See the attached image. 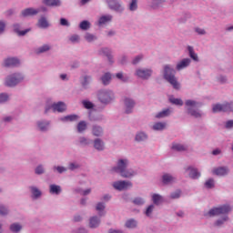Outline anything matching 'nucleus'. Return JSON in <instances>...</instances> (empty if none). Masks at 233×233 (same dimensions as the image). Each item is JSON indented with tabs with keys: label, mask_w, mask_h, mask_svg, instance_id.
Masks as SVG:
<instances>
[{
	"label": "nucleus",
	"mask_w": 233,
	"mask_h": 233,
	"mask_svg": "<svg viewBox=\"0 0 233 233\" xmlns=\"http://www.w3.org/2000/svg\"><path fill=\"white\" fill-rule=\"evenodd\" d=\"M48 50H50V46L48 45H44L41 47L37 48L35 50L36 54H45V52H48Z\"/></svg>",
	"instance_id": "nucleus-29"
},
{
	"label": "nucleus",
	"mask_w": 233,
	"mask_h": 233,
	"mask_svg": "<svg viewBox=\"0 0 233 233\" xmlns=\"http://www.w3.org/2000/svg\"><path fill=\"white\" fill-rule=\"evenodd\" d=\"M147 138V134H145V133H138L136 136L137 141H146Z\"/></svg>",
	"instance_id": "nucleus-39"
},
{
	"label": "nucleus",
	"mask_w": 233,
	"mask_h": 233,
	"mask_svg": "<svg viewBox=\"0 0 233 233\" xmlns=\"http://www.w3.org/2000/svg\"><path fill=\"white\" fill-rule=\"evenodd\" d=\"M86 130V121H80L77 125V131L78 132H85Z\"/></svg>",
	"instance_id": "nucleus-34"
},
{
	"label": "nucleus",
	"mask_w": 233,
	"mask_h": 233,
	"mask_svg": "<svg viewBox=\"0 0 233 233\" xmlns=\"http://www.w3.org/2000/svg\"><path fill=\"white\" fill-rule=\"evenodd\" d=\"M187 50L189 53V57H191V59H193V61H199V59L198 58V54H196V52H194V47L188 46Z\"/></svg>",
	"instance_id": "nucleus-22"
},
{
	"label": "nucleus",
	"mask_w": 233,
	"mask_h": 233,
	"mask_svg": "<svg viewBox=\"0 0 233 233\" xmlns=\"http://www.w3.org/2000/svg\"><path fill=\"white\" fill-rule=\"evenodd\" d=\"M104 56H106L107 59L110 61V50L108 48L102 49Z\"/></svg>",
	"instance_id": "nucleus-57"
},
{
	"label": "nucleus",
	"mask_w": 233,
	"mask_h": 233,
	"mask_svg": "<svg viewBox=\"0 0 233 233\" xmlns=\"http://www.w3.org/2000/svg\"><path fill=\"white\" fill-rule=\"evenodd\" d=\"M195 32H197V34H198V35H205V34H207V32L205 31V29L197 27L195 29Z\"/></svg>",
	"instance_id": "nucleus-52"
},
{
	"label": "nucleus",
	"mask_w": 233,
	"mask_h": 233,
	"mask_svg": "<svg viewBox=\"0 0 233 233\" xmlns=\"http://www.w3.org/2000/svg\"><path fill=\"white\" fill-rule=\"evenodd\" d=\"M77 41H79V35H72V36L70 37V42H71V43H77Z\"/></svg>",
	"instance_id": "nucleus-59"
},
{
	"label": "nucleus",
	"mask_w": 233,
	"mask_h": 233,
	"mask_svg": "<svg viewBox=\"0 0 233 233\" xmlns=\"http://www.w3.org/2000/svg\"><path fill=\"white\" fill-rule=\"evenodd\" d=\"M109 21H112V15H104L99 18L98 24L106 25V23H108Z\"/></svg>",
	"instance_id": "nucleus-28"
},
{
	"label": "nucleus",
	"mask_w": 233,
	"mask_h": 233,
	"mask_svg": "<svg viewBox=\"0 0 233 233\" xmlns=\"http://www.w3.org/2000/svg\"><path fill=\"white\" fill-rule=\"evenodd\" d=\"M96 210H97L98 212H101V210H105V204H103V203H98V204L96 205Z\"/></svg>",
	"instance_id": "nucleus-60"
},
{
	"label": "nucleus",
	"mask_w": 233,
	"mask_h": 233,
	"mask_svg": "<svg viewBox=\"0 0 233 233\" xmlns=\"http://www.w3.org/2000/svg\"><path fill=\"white\" fill-rule=\"evenodd\" d=\"M66 110V104L59 102V112H65Z\"/></svg>",
	"instance_id": "nucleus-53"
},
{
	"label": "nucleus",
	"mask_w": 233,
	"mask_h": 233,
	"mask_svg": "<svg viewBox=\"0 0 233 233\" xmlns=\"http://www.w3.org/2000/svg\"><path fill=\"white\" fill-rule=\"evenodd\" d=\"M232 127H233V120H228L226 123V128H232Z\"/></svg>",
	"instance_id": "nucleus-62"
},
{
	"label": "nucleus",
	"mask_w": 233,
	"mask_h": 233,
	"mask_svg": "<svg viewBox=\"0 0 233 233\" xmlns=\"http://www.w3.org/2000/svg\"><path fill=\"white\" fill-rule=\"evenodd\" d=\"M141 59H143V56L141 55L137 56V57H135V59H133V65H137V63H139Z\"/></svg>",
	"instance_id": "nucleus-58"
},
{
	"label": "nucleus",
	"mask_w": 233,
	"mask_h": 233,
	"mask_svg": "<svg viewBox=\"0 0 233 233\" xmlns=\"http://www.w3.org/2000/svg\"><path fill=\"white\" fill-rule=\"evenodd\" d=\"M21 81H23V76L21 74H15L6 78L5 85L6 86H15Z\"/></svg>",
	"instance_id": "nucleus-7"
},
{
	"label": "nucleus",
	"mask_w": 233,
	"mask_h": 233,
	"mask_svg": "<svg viewBox=\"0 0 233 233\" xmlns=\"http://www.w3.org/2000/svg\"><path fill=\"white\" fill-rule=\"evenodd\" d=\"M39 12H41L40 9L26 8L22 11V15L24 17H28V15H36V14H39Z\"/></svg>",
	"instance_id": "nucleus-14"
},
{
	"label": "nucleus",
	"mask_w": 233,
	"mask_h": 233,
	"mask_svg": "<svg viewBox=\"0 0 233 233\" xmlns=\"http://www.w3.org/2000/svg\"><path fill=\"white\" fill-rule=\"evenodd\" d=\"M85 39L88 41V43H92V41H95L96 36L90 33H86L85 35Z\"/></svg>",
	"instance_id": "nucleus-45"
},
{
	"label": "nucleus",
	"mask_w": 233,
	"mask_h": 233,
	"mask_svg": "<svg viewBox=\"0 0 233 233\" xmlns=\"http://www.w3.org/2000/svg\"><path fill=\"white\" fill-rule=\"evenodd\" d=\"M38 26L39 28H48L50 26V24H48V20H46L45 17H41L38 20Z\"/></svg>",
	"instance_id": "nucleus-20"
},
{
	"label": "nucleus",
	"mask_w": 233,
	"mask_h": 233,
	"mask_svg": "<svg viewBox=\"0 0 233 233\" xmlns=\"http://www.w3.org/2000/svg\"><path fill=\"white\" fill-rule=\"evenodd\" d=\"M98 99L101 103H110L114 99V94L111 91L102 90L98 93Z\"/></svg>",
	"instance_id": "nucleus-6"
},
{
	"label": "nucleus",
	"mask_w": 233,
	"mask_h": 233,
	"mask_svg": "<svg viewBox=\"0 0 233 233\" xmlns=\"http://www.w3.org/2000/svg\"><path fill=\"white\" fill-rule=\"evenodd\" d=\"M110 79H112V76L109 73L105 74L102 76L103 85H108V83H110Z\"/></svg>",
	"instance_id": "nucleus-32"
},
{
	"label": "nucleus",
	"mask_w": 233,
	"mask_h": 233,
	"mask_svg": "<svg viewBox=\"0 0 233 233\" xmlns=\"http://www.w3.org/2000/svg\"><path fill=\"white\" fill-rule=\"evenodd\" d=\"M187 170H190L189 177H191L192 179H198L201 177V173H199L198 169L194 167H188Z\"/></svg>",
	"instance_id": "nucleus-19"
},
{
	"label": "nucleus",
	"mask_w": 233,
	"mask_h": 233,
	"mask_svg": "<svg viewBox=\"0 0 233 233\" xmlns=\"http://www.w3.org/2000/svg\"><path fill=\"white\" fill-rule=\"evenodd\" d=\"M207 188H214V179L210 178L205 183Z\"/></svg>",
	"instance_id": "nucleus-47"
},
{
	"label": "nucleus",
	"mask_w": 233,
	"mask_h": 233,
	"mask_svg": "<svg viewBox=\"0 0 233 233\" xmlns=\"http://www.w3.org/2000/svg\"><path fill=\"white\" fill-rule=\"evenodd\" d=\"M212 112L218 114V112H232V104H214L212 106Z\"/></svg>",
	"instance_id": "nucleus-4"
},
{
	"label": "nucleus",
	"mask_w": 233,
	"mask_h": 233,
	"mask_svg": "<svg viewBox=\"0 0 233 233\" xmlns=\"http://www.w3.org/2000/svg\"><path fill=\"white\" fill-rule=\"evenodd\" d=\"M190 65V58H184L182 61L178 62L177 65V70H183Z\"/></svg>",
	"instance_id": "nucleus-16"
},
{
	"label": "nucleus",
	"mask_w": 233,
	"mask_h": 233,
	"mask_svg": "<svg viewBox=\"0 0 233 233\" xmlns=\"http://www.w3.org/2000/svg\"><path fill=\"white\" fill-rule=\"evenodd\" d=\"M152 199H153V203L155 205H159V203H161L162 198H161V196L155 194V195H153Z\"/></svg>",
	"instance_id": "nucleus-40"
},
{
	"label": "nucleus",
	"mask_w": 233,
	"mask_h": 233,
	"mask_svg": "<svg viewBox=\"0 0 233 233\" xmlns=\"http://www.w3.org/2000/svg\"><path fill=\"white\" fill-rule=\"evenodd\" d=\"M23 228V227H21L19 224L17 223H14L10 226V230L11 232H19L21 229Z\"/></svg>",
	"instance_id": "nucleus-35"
},
{
	"label": "nucleus",
	"mask_w": 233,
	"mask_h": 233,
	"mask_svg": "<svg viewBox=\"0 0 233 233\" xmlns=\"http://www.w3.org/2000/svg\"><path fill=\"white\" fill-rule=\"evenodd\" d=\"M134 205H143L145 203V200L142 198H136L133 200Z\"/></svg>",
	"instance_id": "nucleus-48"
},
{
	"label": "nucleus",
	"mask_w": 233,
	"mask_h": 233,
	"mask_svg": "<svg viewBox=\"0 0 233 233\" xmlns=\"http://www.w3.org/2000/svg\"><path fill=\"white\" fill-rule=\"evenodd\" d=\"M113 187L116 190H128V188H132V182L119 180L113 183Z\"/></svg>",
	"instance_id": "nucleus-8"
},
{
	"label": "nucleus",
	"mask_w": 233,
	"mask_h": 233,
	"mask_svg": "<svg viewBox=\"0 0 233 233\" xmlns=\"http://www.w3.org/2000/svg\"><path fill=\"white\" fill-rule=\"evenodd\" d=\"M168 116H170V109L167 108V109H164L163 111L159 112L158 114H157L156 117L157 119H161V117H167Z\"/></svg>",
	"instance_id": "nucleus-24"
},
{
	"label": "nucleus",
	"mask_w": 233,
	"mask_h": 233,
	"mask_svg": "<svg viewBox=\"0 0 233 233\" xmlns=\"http://www.w3.org/2000/svg\"><path fill=\"white\" fill-rule=\"evenodd\" d=\"M212 172L215 176H227L229 170H228V167H220L214 168Z\"/></svg>",
	"instance_id": "nucleus-13"
},
{
	"label": "nucleus",
	"mask_w": 233,
	"mask_h": 233,
	"mask_svg": "<svg viewBox=\"0 0 233 233\" xmlns=\"http://www.w3.org/2000/svg\"><path fill=\"white\" fill-rule=\"evenodd\" d=\"M59 0H43V4L46 5V6H57Z\"/></svg>",
	"instance_id": "nucleus-30"
},
{
	"label": "nucleus",
	"mask_w": 233,
	"mask_h": 233,
	"mask_svg": "<svg viewBox=\"0 0 233 233\" xmlns=\"http://www.w3.org/2000/svg\"><path fill=\"white\" fill-rule=\"evenodd\" d=\"M127 167H128V160L119 159L116 167H113V170L114 172L120 174L122 177H132L136 173L134 171L127 170Z\"/></svg>",
	"instance_id": "nucleus-1"
},
{
	"label": "nucleus",
	"mask_w": 233,
	"mask_h": 233,
	"mask_svg": "<svg viewBox=\"0 0 233 233\" xmlns=\"http://www.w3.org/2000/svg\"><path fill=\"white\" fill-rule=\"evenodd\" d=\"M228 219V217H225L224 218H222L221 220H218L216 222V226L217 227H221V225H223V223H225V221H227Z\"/></svg>",
	"instance_id": "nucleus-54"
},
{
	"label": "nucleus",
	"mask_w": 233,
	"mask_h": 233,
	"mask_svg": "<svg viewBox=\"0 0 233 233\" xmlns=\"http://www.w3.org/2000/svg\"><path fill=\"white\" fill-rule=\"evenodd\" d=\"M31 192L34 198H40L41 196V191L37 187H31Z\"/></svg>",
	"instance_id": "nucleus-42"
},
{
	"label": "nucleus",
	"mask_w": 233,
	"mask_h": 233,
	"mask_svg": "<svg viewBox=\"0 0 233 233\" xmlns=\"http://www.w3.org/2000/svg\"><path fill=\"white\" fill-rule=\"evenodd\" d=\"M19 59L15 57H10L4 61V66H19Z\"/></svg>",
	"instance_id": "nucleus-12"
},
{
	"label": "nucleus",
	"mask_w": 233,
	"mask_h": 233,
	"mask_svg": "<svg viewBox=\"0 0 233 233\" xmlns=\"http://www.w3.org/2000/svg\"><path fill=\"white\" fill-rule=\"evenodd\" d=\"M169 101L173 105H177L178 106H183V100H181L180 98H170Z\"/></svg>",
	"instance_id": "nucleus-38"
},
{
	"label": "nucleus",
	"mask_w": 233,
	"mask_h": 233,
	"mask_svg": "<svg viewBox=\"0 0 233 233\" xmlns=\"http://www.w3.org/2000/svg\"><path fill=\"white\" fill-rule=\"evenodd\" d=\"M172 149L176 150L177 152H185V150H187V147L181 144H173Z\"/></svg>",
	"instance_id": "nucleus-26"
},
{
	"label": "nucleus",
	"mask_w": 233,
	"mask_h": 233,
	"mask_svg": "<svg viewBox=\"0 0 233 233\" xmlns=\"http://www.w3.org/2000/svg\"><path fill=\"white\" fill-rule=\"evenodd\" d=\"M137 77H140L141 79H148V77H150V76H152V70L137 69Z\"/></svg>",
	"instance_id": "nucleus-10"
},
{
	"label": "nucleus",
	"mask_w": 233,
	"mask_h": 233,
	"mask_svg": "<svg viewBox=\"0 0 233 233\" xmlns=\"http://www.w3.org/2000/svg\"><path fill=\"white\" fill-rule=\"evenodd\" d=\"M154 210V205H150L147 210H146V216H150V214H152V211Z\"/></svg>",
	"instance_id": "nucleus-55"
},
{
	"label": "nucleus",
	"mask_w": 233,
	"mask_h": 233,
	"mask_svg": "<svg viewBox=\"0 0 233 233\" xmlns=\"http://www.w3.org/2000/svg\"><path fill=\"white\" fill-rule=\"evenodd\" d=\"M176 71L170 67V66H165L164 67V77L165 79L172 85V86L176 90H179V83L177 82V79H176Z\"/></svg>",
	"instance_id": "nucleus-2"
},
{
	"label": "nucleus",
	"mask_w": 233,
	"mask_h": 233,
	"mask_svg": "<svg viewBox=\"0 0 233 233\" xmlns=\"http://www.w3.org/2000/svg\"><path fill=\"white\" fill-rule=\"evenodd\" d=\"M49 191H50V194H59V187L56 185H51Z\"/></svg>",
	"instance_id": "nucleus-43"
},
{
	"label": "nucleus",
	"mask_w": 233,
	"mask_h": 233,
	"mask_svg": "<svg viewBox=\"0 0 233 233\" xmlns=\"http://www.w3.org/2000/svg\"><path fill=\"white\" fill-rule=\"evenodd\" d=\"M90 83V76H85L84 81L82 82V86L84 88H86V86Z\"/></svg>",
	"instance_id": "nucleus-50"
},
{
	"label": "nucleus",
	"mask_w": 233,
	"mask_h": 233,
	"mask_svg": "<svg viewBox=\"0 0 233 233\" xmlns=\"http://www.w3.org/2000/svg\"><path fill=\"white\" fill-rule=\"evenodd\" d=\"M6 214H8V209L3 206H0V216H6Z\"/></svg>",
	"instance_id": "nucleus-51"
},
{
	"label": "nucleus",
	"mask_w": 233,
	"mask_h": 233,
	"mask_svg": "<svg viewBox=\"0 0 233 233\" xmlns=\"http://www.w3.org/2000/svg\"><path fill=\"white\" fill-rule=\"evenodd\" d=\"M79 141L81 145H88V141L85 137H80Z\"/></svg>",
	"instance_id": "nucleus-63"
},
{
	"label": "nucleus",
	"mask_w": 233,
	"mask_h": 233,
	"mask_svg": "<svg viewBox=\"0 0 233 233\" xmlns=\"http://www.w3.org/2000/svg\"><path fill=\"white\" fill-rule=\"evenodd\" d=\"M59 112V103L56 104H47L46 106V114H48V112Z\"/></svg>",
	"instance_id": "nucleus-15"
},
{
	"label": "nucleus",
	"mask_w": 233,
	"mask_h": 233,
	"mask_svg": "<svg viewBox=\"0 0 233 233\" xmlns=\"http://www.w3.org/2000/svg\"><path fill=\"white\" fill-rule=\"evenodd\" d=\"M8 96L6 94H0V103H6Z\"/></svg>",
	"instance_id": "nucleus-49"
},
{
	"label": "nucleus",
	"mask_w": 233,
	"mask_h": 233,
	"mask_svg": "<svg viewBox=\"0 0 233 233\" xmlns=\"http://www.w3.org/2000/svg\"><path fill=\"white\" fill-rule=\"evenodd\" d=\"M108 6L111 10H116V12H122L123 6L117 0H106Z\"/></svg>",
	"instance_id": "nucleus-9"
},
{
	"label": "nucleus",
	"mask_w": 233,
	"mask_h": 233,
	"mask_svg": "<svg viewBox=\"0 0 233 233\" xmlns=\"http://www.w3.org/2000/svg\"><path fill=\"white\" fill-rule=\"evenodd\" d=\"M181 197V190H177L173 193H171L170 198L171 199H178V198Z\"/></svg>",
	"instance_id": "nucleus-44"
},
{
	"label": "nucleus",
	"mask_w": 233,
	"mask_h": 233,
	"mask_svg": "<svg viewBox=\"0 0 233 233\" xmlns=\"http://www.w3.org/2000/svg\"><path fill=\"white\" fill-rule=\"evenodd\" d=\"M129 10H131L132 12L134 10H137V0H132L130 5H129Z\"/></svg>",
	"instance_id": "nucleus-46"
},
{
	"label": "nucleus",
	"mask_w": 233,
	"mask_h": 233,
	"mask_svg": "<svg viewBox=\"0 0 233 233\" xmlns=\"http://www.w3.org/2000/svg\"><path fill=\"white\" fill-rule=\"evenodd\" d=\"M92 132H93V135H95L96 137H99V136L103 135V128L98 126H94Z\"/></svg>",
	"instance_id": "nucleus-25"
},
{
	"label": "nucleus",
	"mask_w": 233,
	"mask_h": 233,
	"mask_svg": "<svg viewBox=\"0 0 233 233\" xmlns=\"http://www.w3.org/2000/svg\"><path fill=\"white\" fill-rule=\"evenodd\" d=\"M232 210V208L228 205L221 206L219 208H214L208 211V213L206 214V216H208L209 218H212V216H220V214H228Z\"/></svg>",
	"instance_id": "nucleus-3"
},
{
	"label": "nucleus",
	"mask_w": 233,
	"mask_h": 233,
	"mask_svg": "<svg viewBox=\"0 0 233 233\" xmlns=\"http://www.w3.org/2000/svg\"><path fill=\"white\" fill-rule=\"evenodd\" d=\"M100 223H101V220H99V218H97V217H93L90 218L89 227H90V228H97V227H99Z\"/></svg>",
	"instance_id": "nucleus-17"
},
{
	"label": "nucleus",
	"mask_w": 233,
	"mask_h": 233,
	"mask_svg": "<svg viewBox=\"0 0 233 233\" xmlns=\"http://www.w3.org/2000/svg\"><path fill=\"white\" fill-rule=\"evenodd\" d=\"M60 25H62V26H70L68 20L65 18L60 19Z\"/></svg>",
	"instance_id": "nucleus-56"
},
{
	"label": "nucleus",
	"mask_w": 233,
	"mask_h": 233,
	"mask_svg": "<svg viewBox=\"0 0 233 233\" xmlns=\"http://www.w3.org/2000/svg\"><path fill=\"white\" fill-rule=\"evenodd\" d=\"M5 32V24L0 21V34H3Z\"/></svg>",
	"instance_id": "nucleus-64"
},
{
	"label": "nucleus",
	"mask_w": 233,
	"mask_h": 233,
	"mask_svg": "<svg viewBox=\"0 0 233 233\" xmlns=\"http://www.w3.org/2000/svg\"><path fill=\"white\" fill-rule=\"evenodd\" d=\"M174 177H172L170 174H164L162 177V181L164 185H168L169 183H174Z\"/></svg>",
	"instance_id": "nucleus-18"
},
{
	"label": "nucleus",
	"mask_w": 233,
	"mask_h": 233,
	"mask_svg": "<svg viewBox=\"0 0 233 233\" xmlns=\"http://www.w3.org/2000/svg\"><path fill=\"white\" fill-rule=\"evenodd\" d=\"M124 103L126 106V114L132 113V108L136 106V102L131 98H125Z\"/></svg>",
	"instance_id": "nucleus-11"
},
{
	"label": "nucleus",
	"mask_w": 233,
	"mask_h": 233,
	"mask_svg": "<svg viewBox=\"0 0 233 233\" xmlns=\"http://www.w3.org/2000/svg\"><path fill=\"white\" fill-rule=\"evenodd\" d=\"M94 147L96 150H104L105 144L103 143V141L101 139L97 138L95 140Z\"/></svg>",
	"instance_id": "nucleus-23"
},
{
	"label": "nucleus",
	"mask_w": 233,
	"mask_h": 233,
	"mask_svg": "<svg viewBox=\"0 0 233 233\" xmlns=\"http://www.w3.org/2000/svg\"><path fill=\"white\" fill-rule=\"evenodd\" d=\"M126 227L127 228H136L137 227V222L134 219H129L126 222Z\"/></svg>",
	"instance_id": "nucleus-31"
},
{
	"label": "nucleus",
	"mask_w": 233,
	"mask_h": 233,
	"mask_svg": "<svg viewBox=\"0 0 233 233\" xmlns=\"http://www.w3.org/2000/svg\"><path fill=\"white\" fill-rule=\"evenodd\" d=\"M79 27L81 30H88L90 28V22L84 20L80 23Z\"/></svg>",
	"instance_id": "nucleus-36"
},
{
	"label": "nucleus",
	"mask_w": 233,
	"mask_h": 233,
	"mask_svg": "<svg viewBox=\"0 0 233 233\" xmlns=\"http://www.w3.org/2000/svg\"><path fill=\"white\" fill-rule=\"evenodd\" d=\"M198 105L199 103L194 101V100H187L186 106H188L187 112L190 114L193 117H201V113L198 111H196L194 108L198 107Z\"/></svg>",
	"instance_id": "nucleus-5"
},
{
	"label": "nucleus",
	"mask_w": 233,
	"mask_h": 233,
	"mask_svg": "<svg viewBox=\"0 0 233 233\" xmlns=\"http://www.w3.org/2000/svg\"><path fill=\"white\" fill-rule=\"evenodd\" d=\"M19 26V25H15L14 28L15 31L18 33V35H26V34H28V32H30L29 29L24 30V31H18L17 27Z\"/></svg>",
	"instance_id": "nucleus-41"
},
{
	"label": "nucleus",
	"mask_w": 233,
	"mask_h": 233,
	"mask_svg": "<svg viewBox=\"0 0 233 233\" xmlns=\"http://www.w3.org/2000/svg\"><path fill=\"white\" fill-rule=\"evenodd\" d=\"M77 119H79V116H77L76 115H69L62 117L61 121L68 123L69 121H77Z\"/></svg>",
	"instance_id": "nucleus-21"
},
{
	"label": "nucleus",
	"mask_w": 233,
	"mask_h": 233,
	"mask_svg": "<svg viewBox=\"0 0 233 233\" xmlns=\"http://www.w3.org/2000/svg\"><path fill=\"white\" fill-rule=\"evenodd\" d=\"M38 128L42 131L45 132V130H48V126L50 125V123L48 122H38Z\"/></svg>",
	"instance_id": "nucleus-33"
},
{
	"label": "nucleus",
	"mask_w": 233,
	"mask_h": 233,
	"mask_svg": "<svg viewBox=\"0 0 233 233\" xmlns=\"http://www.w3.org/2000/svg\"><path fill=\"white\" fill-rule=\"evenodd\" d=\"M166 127H167L166 123L157 122V123L154 124L153 130H165Z\"/></svg>",
	"instance_id": "nucleus-27"
},
{
	"label": "nucleus",
	"mask_w": 233,
	"mask_h": 233,
	"mask_svg": "<svg viewBox=\"0 0 233 233\" xmlns=\"http://www.w3.org/2000/svg\"><path fill=\"white\" fill-rule=\"evenodd\" d=\"M82 105L84 108H86L87 110H90V108H94V104L88 100H83Z\"/></svg>",
	"instance_id": "nucleus-37"
},
{
	"label": "nucleus",
	"mask_w": 233,
	"mask_h": 233,
	"mask_svg": "<svg viewBox=\"0 0 233 233\" xmlns=\"http://www.w3.org/2000/svg\"><path fill=\"white\" fill-rule=\"evenodd\" d=\"M43 172H45L43 166H38L35 169V174H43Z\"/></svg>",
	"instance_id": "nucleus-61"
}]
</instances>
